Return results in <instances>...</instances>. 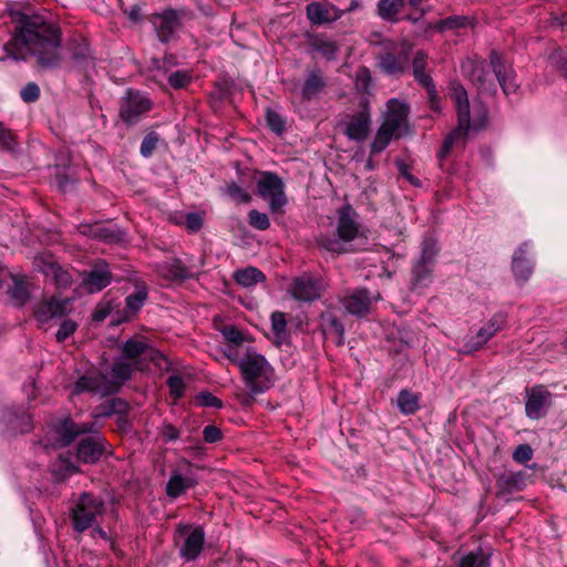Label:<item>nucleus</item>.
<instances>
[{"mask_svg": "<svg viewBox=\"0 0 567 567\" xmlns=\"http://www.w3.org/2000/svg\"><path fill=\"white\" fill-rule=\"evenodd\" d=\"M395 165H396V168H398L400 175L405 181H408L412 186H414V187L422 186V182L416 176H414L413 174L410 173V167L406 163H404L402 159H396Z\"/></svg>", "mask_w": 567, "mask_h": 567, "instance_id": "nucleus-63", "label": "nucleus"}, {"mask_svg": "<svg viewBox=\"0 0 567 567\" xmlns=\"http://www.w3.org/2000/svg\"><path fill=\"white\" fill-rule=\"evenodd\" d=\"M409 105L396 99L388 102V112L384 121L378 128L374 140L370 145L372 155L386 148L392 138H400L408 132Z\"/></svg>", "mask_w": 567, "mask_h": 567, "instance_id": "nucleus-2", "label": "nucleus"}, {"mask_svg": "<svg viewBox=\"0 0 567 567\" xmlns=\"http://www.w3.org/2000/svg\"><path fill=\"white\" fill-rule=\"evenodd\" d=\"M51 431L55 436V447L70 446L80 435L99 433L95 422L75 423L71 417H63L54 422Z\"/></svg>", "mask_w": 567, "mask_h": 567, "instance_id": "nucleus-9", "label": "nucleus"}, {"mask_svg": "<svg viewBox=\"0 0 567 567\" xmlns=\"http://www.w3.org/2000/svg\"><path fill=\"white\" fill-rule=\"evenodd\" d=\"M318 328L326 338L332 337L337 346L344 343V326L334 311L321 312Z\"/></svg>", "mask_w": 567, "mask_h": 567, "instance_id": "nucleus-28", "label": "nucleus"}, {"mask_svg": "<svg viewBox=\"0 0 567 567\" xmlns=\"http://www.w3.org/2000/svg\"><path fill=\"white\" fill-rule=\"evenodd\" d=\"M338 226L337 233L343 241L353 240L359 231V226L354 220L355 212L350 205L342 206L338 210Z\"/></svg>", "mask_w": 567, "mask_h": 567, "instance_id": "nucleus-30", "label": "nucleus"}, {"mask_svg": "<svg viewBox=\"0 0 567 567\" xmlns=\"http://www.w3.org/2000/svg\"><path fill=\"white\" fill-rule=\"evenodd\" d=\"M2 420L7 425V431L13 436L29 433L33 429L32 416L21 406L4 409Z\"/></svg>", "mask_w": 567, "mask_h": 567, "instance_id": "nucleus-22", "label": "nucleus"}, {"mask_svg": "<svg viewBox=\"0 0 567 567\" xmlns=\"http://www.w3.org/2000/svg\"><path fill=\"white\" fill-rule=\"evenodd\" d=\"M89 393L101 398L116 393V386L109 375L99 368L91 365L83 373H80L74 382L71 394L80 395Z\"/></svg>", "mask_w": 567, "mask_h": 567, "instance_id": "nucleus-5", "label": "nucleus"}, {"mask_svg": "<svg viewBox=\"0 0 567 567\" xmlns=\"http://www.w3.org/2000/svg\"><path fill=\"white\" fill-rule=\"evenodd\" d=\"M529 243H522L512 258V271L516 281L525 284L534 271V262L528 256Z\"/></svg>", "mask_w": 567, "mask_h": 567, "instance_id": "nucleus-27", "label": "nucleus"}, {"mask_svg": "<svg viewBox=\"0 0 567 567\" xmlns=\"http://www.w3.org/2000/svg\"><path fill=\"white\" fill-rule=\"evenodd\" d=\"M316 243L318 247L333 254L340 255L346 251L343 240L340 239L339 236L336 237L334 235L322 234L316 238Z\"/></svg>", "mask_w": 567, "mask_h": 567, "instance_id": "nucleus-49", "label": "nucleus"}, {"mask_svg": "<svg viewBox=\"0 0 567 567\" xmlns=\"http://www.w3.org/2000/svg\"><path fill=\"white\" fill-rule=\"evenodd\" d=\"M339 301L347 313L364 318L371 311L373 297L367 288H359L347 291Z\"/></svg>", "mask_w": 567, "mask_h": 567, "instance_id": "nucleus-14", "label": "nucleus"}, {"mask_svg": "<svg viewBox=\"0 0 567 567\" xmlns=\"http://www.w3.org/2000/svg\"><path fill=\"white\" fill-rule=\"evenodd\" d=\"M491 63L481 58H466L461 63V72L477 90L481 95L494 96L497 92V85L491 73Z\"/></svg>", "mask_w": 567, "mask_h": 567, "instance_id": "nucleus-6", "label": "nucleus"}, {"mask_svg": "<svg viewBox=\"0 0 567 567\" xmlns=\"http://www.w3.org/2000/svg\"><path fill=\"white\" fill-rule=\"evenodd\" d=\"M528 474L525 471H505L496 476V494L498 497H507L522 492L526 487Z\"/></svg>", "mask_w": 567, "mask_h": 567, "instance_id": "nucleus-25", "label": "nucleus"}, {"mask_svg": "<svg viewBox=\"0 0 567 567\" xmlns=\"http://www.w3.org/2000/svg\"><path fill=\"white\" fill-rule=\"evenodd\" d=\"M439 252L437 240L431 236L425 237L421 244V255L417 261L434 266Z\"/></svg>", "mask_w": 567, "mask_h": 567, "instance_id": "nucleus-46", "label": "nucleus"}, {"mask_svg": "<svg viewBox=\"0 0 567 567\" xmlns=\"http://www.w3.org/2000/svg\"><path fill=\"white\" fill-rule=\"evenodd\" d=\"M512 457L515 462L525 464L533 458V449L528 444H519Z\"/></svg>", "mask_w": 567, "mask_h": 567, "instance_id": "nucleus-64", "label": "nucleus"}, {"mask_svg": "<svg viewBox=\"0 0 567 567\" xmlns=\"http://www.w3.org/2000/svg\"><path fill=\"white\" fill-rule=\"evenodd\" d=\"M166 384L169 390V395L174 400H179L184 396L186 384L181 375H178V374L169 375L166 380Z\"/></svg>", "mask_w": 567, "mask_h": 567, "instance_id": "nucleus-54", "label": "nucleus"}, {"mask_svg": "<svg viewBox=\"0 0 567 567\" xmlns=\"http://www.w3.org/2000/svg\"><path fill=\"white\" fill-rule=\"evenodd\" d=\"M470 24V18L465 16H450L445 19L439 20L435 23H429L426 30L434 29L440 33L447 30H457L465 28Z\"/></svg>", "mask_w": 567, "mask_h": 567, "instance_id": "nucleus-44", "label": "nucleus"}, {"mask_svg": "<svg viewBox=\"0 0 567 567\" xmlns=\"http://www.w3.org/2000/svg\"><path fill=\"white\" fill-rule=\"evenodd\" d=\"M433 265L415 261L412 267V287L413 289L429 286L432 281Z\"/></svg>", "mask_w": 567, "mask_h": 567, "instance_id": "nucleus-43", "label": "nucleus"}, {"mask_svg": "<svg viewBox=\"0 0 567 567\" xmlns=\"http://www.w3.org/2000/svg\"><path fill=\"white\" fill-rule=\"evenodd\" d=\"M406 0H379L377 3V14L383 21L396 23L400 21L399 13L405 6Z\"/></svg>", "mask_w": 567, "mask_h": 567, "instance_id": "nucleus-37", "label": "nucleus"}, {"mask_svg": "<svg viewBox=\"0 0 567 567\" xmlns=\"http://www.w3.org/2000/svg\"><path fill=\"white\" fill-rule=\"evenodd\" d=\"M95 229L96 231L94 233V239H99L109 244L122 240L123 233L116 227H109L96 223Z\"/></svg>", "mask_w": 567, "mask_h": 567, "instance_id": "nucleus-50", "label": "nucleus"}, {"mask_svg": "<svg viewBox=\"0 0 567 567\" xmlns=\"http://www.w3.org/2000/svg\"><path fill=\"white\" fill-rule=\"evenodd\" d=\"M195 485L196 481L193 477H186L178 472H173L166 484V494L172 498H177Z\"/></svg>", "mask_w": 567, "mask_h": 567, "instance_id": "nucleus-40", "label": "nucleus"}, {"mask_svg": "<svg viewBox=\"0 0 567 567\" xmlns=\"http://www.w3.org/2000/svg\"><path fill=\"white\" fill-rule=\"evenodd\" d=\"M256 194L267 202L272 214L282 213L284 207L288 203L285 193V183L282 178L274 172H258L256 179Z\"/></svg>", "mask_w": 567, "mask_h": 567, "instance_id": "nucleus-4", "label": "nucleus"}, {"mask_svg": "<svg viewBox=\"0 0 567 567\" xmlns=\"http://www.w3.org/2000/svg\"><path fill=\"white\" fill-rule=\"evenodd\" d=\"M371 127V114L369 107V101L363 99L360 102V110L350 116L346 123L344 134L349 140L361 142L364 141Z\"/></svg>", "mask_w": 567, "mask_h": 567, "instance_id": "nucleus-16", "label": "nucleus"}, {"mask_svg": "<svg viewBox=\"0 0 567 567\" xmlns=\"http://www.w3.org/2000/svg\"><path fill=\"white\" fill-rule=\"evenodd\" d=\"M506 323V315L503 312L494 313L491 319L477 331L475 336L464 339L460 352L471 354L482 349Z\"/></svg>", "mask_w": 567, "mask_h": 567, "instance_id": "nucleus-10", "label": "nucleus"}, {"mask_svg": "<svg viewBox=\"0 0 567 567\" xmlns=\"http://www.w3.org/2000/svg\"><path fill=\"white\" fill-rule=\"evenodd\" d=\"M105 512L104 502L92 493H82L72 509V526L75 532L83 533L93 527L96 516Z\"/></svg>", "mask_w": 567, "mask_h": 567, "instance_id": "nucleus-7", "label": "nucleus"}, {"mask_svg": "<svg viewBox=\"0 0 567 567\" xmlns=\"http://www.w3.org/2000/svg\"><path fill=\"white\" fill-rule=\"evenodd\" d=\"M238 368L251 395L261 394L271 388L274 369L262 354L249 349L238 361Z\"/></svg>", "mask_w": 567, "mask_h": 567, "instance_id": "nucleus-3", "label": "nucleus"}, {"mask_svg": "<svg viewBox=\"0 0 567 567\" xmlns=\"http://www.w3.org/2000/svg\"><path fill=\"white\" fill-rule=\"evenodd\" d=\"M20 96L25 103H33L40 97V87L34 82L27 83L20 91Z\"/></svg>", "mask_w": 567, "mask_h": 567, "instance_id": "nucleus-62", "label": "nucleus"}, {"mask_svg": "<svg viewBox=\"0 0 567 567\" xmlns=\"http://www.w3.org/2000/svg\"><path fill=\"white\" fill-rule=\"evenodd\" d=\"M205 544V532L203 527H195L186 537L179 548V556L185 561H194L202 553Z\"/></svg>", "mask_w": 567, "mask_h": 567, "instance_id": "nucleus-31", "label": "nucleus"}, {"mask_svg": "<svg viewBox=\"0 0 567 567\" xmlns=\"http://www.w3.org/2000/svg\"><path fill=\"white\" fill-rule=\"evenodd\" d=\"M130 404L127 401L121 398H113L100 405H97L94 410L93 416L95 419L99 417H110L112 415H118L123 413H128Z\"/></svg>", "mask_w": 567, "mask_h": 567, "instance_id": "nucleus-38", "label": "nucleus"}, {"mask_svg": "<svg viewBox=\"0 0 567 567\" xmlns=\"http://www.w3.org/2000/svg\"><path fill=\"white\" fill-rule=\"evenodd\" d=\"M234 280L244 288H250L266 280L265 274L256 267L249 266L234 272Z\"/></svg>", "mask_w": 567, "mask_h": 567, "instance_id": "nucleus-42", "label": "nucleus"}, {"mask_svg": "<svg viewBox=\"0 0 567 567\" xmlns=\"http://www.w3.org/2000/svg\"><path fill=\"white\" fill-rule=\"evenodd\" d=\"M49 269L53 275L55 285L58 288L66 289L71 287L73 279L71 274L68 270H64L59 264L51 262L49 264Z\"/></svg>", "mask_w": 567, "mask_h": 567, "instance_id": "nucleus-53", "label": "nucleus"}, {"mask_svg": "<svg viewBox=\"0 0 567 567\" xmlns=\"http://www.w3.org/2000/svg\"><path fill=\"white\" fill-rule=\"evenodd\" d=\"M489 554L478 548L464 555L460 559L457 567H489Z\"/></svg>", "mask_w": 567, "mask_h": 567, "instance_id": "nucleus-45", "label": "nucleus"}, {"mask_svg": "<svg viewBox=\"0 0 567 567\" xmlns=\"http://www.w3.org/2000/svg\"><path fill=\"white\" fill-rule=\"evenodd\" d=\"M158 276L168 281H184L193 278L192 270L178 258H173L156 266Z\"/></svg>", "mask_w": 567, "mask_h": 567, "instance_id": "nucleus-29", "label": "nucleus"}, {"mask_svg": "<svg viewBox=\"0 0 567 567\" xmlns=\"http://www.w3.org/2000/svg\"><path fill=\"white\" fill-rule=\"evenodd\" d=\"M147 287L144 282L135 286V291L125 298V317H134L147 299Z\"/></svg>", "mask_w": 567, "mask_h": 567, "instance_id": "nucleus-39", "label": "nucleus"}, {"mask_svg": "<svg viewBox=\"0 0 567 567\" xmlns=\"http://www.w3.org/2000/svg\"><path fill=\"white\" fill-rule=\"evenodd\" d=\"M58 188L65 193L75 183V179L69 174L68 168L58 169L54 176Z\"/></svg>", "mask_w": 567, "mask_h": 567, "instance_id": "nucleus-60", "label": "nucleus"}, {"mask_svg": "<svg viewBox=\"0 0 567 567\" xmlns=\"http://www.w3.org/2000/svg\"><path fill=\"white\" fill-rule=\"evenodd\" d=\"M76 329L78 323L74 320H63L55 333L56 341L64 342L69 337H71L76 331Z\"/></svg>", "mask_w": 567, "mask_h": 567, "instance_id": "nucleus-59", "label": "nucleus"}, {"mask_svg": "<svg viewBox=\"0 0 567 567\" xmlns=\"http://www.w3.org/2000/svg\"><path fill=\"white\" fill-rule=\"evenodd\" d=\"M266 123L271 132L280 136L286 131V120L277 111L272 109L266 110Z\"/></svg>", "mask_w": 567, "mask_h": 567, "instance_id": "nucleus-52", "label": "nucleus"}, {"mask_svg": "<svg viewBox=\"0 0 567 567\" xmlns=\"http://www.w3.org/2000/svg\"><path fill=\"white\" fill-rule=\"evenodd\" d=\"M158 141L159 137L156 132H150L148 134H146L141 144V155L145 158L151 157L158 144Z\"/></svg>", "mask_w": 567, "mask_h": 567, "instance_id": "nucleus-56", "label": "nucleus"}, {"mask_svg": "<svg viewBox=\"0 0 567 567\" xmlns=\"http://www.w3.org/2000/svg\"><path fill=\"white\" fill-rule=\"evenodd\" d=\"M152 22L158 40L167 43L174 38L175 32L181 27V14L173 9L165 10L163 13L154 14Z\"/></svg>", "mask_w": 567, "mask_h": 567, "instance_id": "nucleus-21", "label": "nucleus"}, {"mask_svg": "<svg viewBox=\"0 0 567 567\" xmlns=\"http://www.w3.org/2000/svg\"><path fill=\"white\" fill-rule=\"evenodd\" d=\"M192 81V76L187 71H175L168 76V83L174 89H184Z\"/></svg>", "mask_w": 567, "mask_h": 567, "instance_id": "nucleus-61", "label": "nucleus"}, {"mask_svg": "<svg viewBox=\"0 0 567 567\" xmlns=\"http://www.w3.org/2000/svg\"><path fill=\"white\" fill-rule=\"evenodd\" d=\"M307 43L310 51L320 53L327 61L337 59L339 47L336 41L329 39L326 34H308Z\"/></svg>", "mask_w": 567, "mask_h": 567, "instance_id": "nucleus-32", "label": "nucleus"}, {"mask_svg": "<svg viewBox=\"0 0 567 567\" xmlns=\"http://www.w3.org/2000/svg\"><path fill=\"white\" fill-rule=\"evenodd\" d=\"M152 101L142 93L127 90L120 106V117L127 125L137 124L151 111Z\"/></svg>", "mask_w": 567, "mask_h": 567, "instance_id": "nucleus-11", "label": "nucleus"}, {"mask_svg": "<svg viewBox=\"0 0 567 567\" xmlns=\"http://www.w3.org/2000/svg\"><path fill=\"white\" fill-rule=\"evenodd\" d=\"M112 278L107 262L100 260L83 274L82 286L90 293L99 292L111 284Z\"/></svg>", "mask_w": 567, "mask_h": 567, "instance_id": "nucleus-20", "label": "nucleus"}, {"mask_svg": "<svg viewBox=\"0 0 567 567\" xmlns=\"http://www.w3.org/2000/svg\"><path fill=\"white\" fill-rule=\"evenodd\" d=\"M346 11L331 2L312 1L306 6V16L312 25H323L336 22Z\"/></svg>", "mask_w": 567, "mask_h": 567, "instance_id": "nucleus-17", "label": "nucleus"}, {"mask_svg": "<svg viewBox=\"0 0 567 567\" xmlns=\"http://www.w3.org/2000/svg\"><path fill=\"white\" fill-rule=\"evenodd\" d=\"M121 357L133 362L137 371L147 369L150 362L159 364L162 352L142 338H130L121 346Z\"/></svg>", "mask_w": 567, "mask_h": 567, "instance_id": "nucleus-8", "label": "nucleus"}, {"mask_svg": "<svg viewBox=\"0 0 567 567\" xmlns=\"http://www.w3.org/2000/svg\"><path fill=\"white\" fill-rule=\"evenodd\" d=\"M12 285L8 288V296L11 303L17 307H23L30 300V291L28 287V277L24 275H11Z\"/></svg>", "mask_w": 567, "mask_h": 567, "instance_id": "nucleus-33", "label": "nucleus"}, {"mask_svg": "<svg viewBox=\"0 0 567 567\" xmlns=\"http://www.w3.org/2000/svg\"><path fill=\"white\" fill-rule=\"evenodd\" d=\"M66 49L72 61L81 69L93 68L95 58L85 37L74 33L66 42Z\"/></svg>", "mask_w": 567, "mask_h": 567, "instance_id": "nucleus-19", "label": "nucleus"}, {"mask_svg": "<svg viewBox=\"0 0 567 567\" xmlns=\"http://www.w3.org/2000/svg\"><path fill=\"white\" fill-rule=\"evenodd\" d=\"M491 66L503 93L506 96L517 93L519 85L516 82L514 70L506 64L501 53L492 50L489 53Z\"/></svg>", "mask_w": 567, "mask_h": 567, "instance_id": "nucleus-15", "label": "nucleus"}, {"mask_svg": "<svg viewBox=\"0 0 567 567\" xmlns=\"http://www.w3.org/2000/svg\"><path fill=\"white\" fill-rule=\"evenodd\" d=\"M220 332L226 341L235 346H240L245 341L243 332L234 324L225 326Z\"/></svg>", "mask_w": 567, "mask_h": 567, "instance_id": "nucleus-58", "label": "nucleus"}, {"mask_svg": "<svg viewBox=\"0 0 567 567\" xmlns=\"http://www.w3.org/2000/svg\"><path fill=\"white\" fill-rule=\"evenodd\" d=\"M106 446L107 442L100 435L85 437L78 444L76 457L82 463L94 464L105 453Z\"/></svg>", "mask_w": 567, "mask_h": 567, "instance_id": "nucleus-26", "label": "nucleus"}, {"mask_svg": "<svg viewBox=\"0 0 567 567\" xmlns=\"http://www.w3.org/2000/svg\"><path fill=\"white\" fill-rule=\"evenodd\" d=\"M426 66L427 54L422 50L416 51L412 60V74L414 81L420 86L425 89L430 102L434 104L439 102V93L436 91V86L434 84L432 76L429 73H426Z\"/></svg>", "mask_w": 567, "mask_h": 567, "instance_id": "nucleus-18", "label": "nucleus"}, {"mask_svg": "<svg viewBox=\"0 0 567 567\" xmlns=\"http://www.w3.org/2000/svg\"><path fill=\"white\" fill-rule=\"evenodd\" d=\"M248 224L258 230H266L270 227V219L266 213L251 209L248 213Z\"/></svg>", "mask_w": 567, "mask_h": 567, "instance_id": "nucleus-55", "label": "nucleus"}, {"mask_svg": "<svg viewBox=\"0 0 567 567\" xmlns=\"http://www.w3.org/2000/svg\"><path fill=\"white\" fill-rule=\"evenodd\" d=\"M223 193L236 204H248L251 200V196L248 194V192L239 186L236 182L226 184V186L223 188Z\"/></svg>", "mask_w": 567, "mask_h": 567, "instance_id": "nucleus-51", "label": "nucleus"}, {"mask_svg": "<svg viewBox=\"0 0 567 567\" xmlns=\"http://www.w3.org/2000/svg\"><path fill=\"white\" fill-rule=\"evenodd\" d=\"M289 292L295 300L312 302L321 296V284L316 278L302 276L293 279Z\"/></svg>", "mask_w": 567, "mask_h": 567, "instance_id": "nucleus-23", "label": "nucleus"}, {"mask_svg": "<svg viewBox=\"0 0 567 567\" xmlns=\"http://www.w3.org/2000/svg\"><path fill=\"white\" fill-rule=\"evenodd\" d=\"M135 369V364L125 358L118 355L114 359L112 368H111V381L115 383L116 392L120 388L132 379L133 371Z\"/></svg>", "mask_w": 567, "mask_h": 567, "instance_id": "nucleus-35", "label": "nucleus"}, {"mask_svg": "<svg viewBox=\"0 0 567 567\" xmlns=\"http://www.w3.org/2000/svg\"><path fill=\"white\" fill-rule=\"evenodd\" d=\"M420 401V393L402 389L396 396L395 403L403 415H413L421 409Z\"/></svg>", "mask_w": 567, "mask_h": 567, "instance_id": "nucleus-36", "label": "nucleus"}, {"mask_svg": "<svg viewBox=\"0 0 567 567\" xmlns=\"http://www.w3.org/2000/svg\"><path fill=\"white\" fill-rule=\"evenodd\" d=\"M379 66L386 75H400L405 71V60L396 56L391 52L382 53L379 55Z\"/></svg>", "mask_w": 567, "mask_h": 567, "instance_id": "nucleus-41", "label": "nucleus"}, {"mask_svg": "<svg viewBox=\"0 0 567 567\" xmlns=\"http://www.w3.org/2000/svg\"><path fill=\"white\" fill-rule=\"evenodd\" d=\"M72 310L70 298H58L55 296L43 299L33 308V317L39 324H47L52 319H61Z\"/></svg>", "mask_w": 567, "mask_h": 567, "instance_id": "nucleus-12", "label": "nucleus"}, {"mask_svg": "<svg viewBox=\"0 0 567 567\" xmlns=\"http://www.w3.org/2000/svg\"><path fill=\"white\" fill-rule=\"evenodd\" d=\"M62 32L60 25L43 16L22 14L13 37L4 44L8 58L25 60L27 53L35 56L37 65L42 70L60 69Z\"/></svg>", "mask_w": 567, "mask_h": 567, "instance_id": "nucleus-1", "label": "nucleus"}, {"mask_svg": "<svg viewBox=\"0 0 567 567\" xmlns=\"http://www.w3.org/2000/svg\"><path fill=\"white\" fill-rule=\"evenodd\" d=\"M195 403L199 406H207V408H215V409L223 408L221 400L208 391L199 392L195 398Z\"/></svg>", "mask_w": 567, "mask_h": 567, "instance_id": "nucleus-57", "label": "nucleus"}, {"mask_svg": "<svg viewBox=\"0 0 567 567\" xmlns=\"http://www.w3.org/2000/svg\"><path fill=\"white\" fill-rule=\"evenodd\" d=\"M470 128L462 130L457 124V127L453 130L443 141L441 148L437 152V158L442 162L451 152L456 140L463 138L467 135Z\"/></svg>", "mask_w": 567, "mask_h": 567, "instance_id": "nucleus-48", "label": "nucleus"}, {"mask_svg": "<svg viewBox=\"0 0 567 567\" xmlns=\"http://www.w3.org/2000/svg\"><path fill=\"white\" fill-rule=\"evenodd\" d=\"M271 329L276 337L275 344L280 346L288 339L287 320L284 312L275 311L271 315Z\"/></svg>", "mask_w": 567, "mask_h": 567, "instance_id": "nucleus-47", "label": "nucleus"}, {"mask_svg": "<svg viewBox=\"0 0 567 567\" xmlns=\"http://www.w3.org/2000/svg\"><path fill=\"white\" fill-rule=\"evenodd\" d=\"M327 86V80L320 69L310 71L301 89L302 99L311 101L318 96Z\"/></svg>", "mask_w": 567, "mask_h": 567, "instance_id": "nucleus-34", "label": "nucleus"}, {"mask_svg": "<svg viewBox=\"0 0 567 567\" xmlns=\"http://www.w3.org/2000/svg\"><path fill=\"white\" fill-rule=\"evenodd\" d=\"M525 412L527 417L538 420L543 417L551 405V393L543 385L526 388Z\"/></svg>", "mask_w": 567, "mask_h": 567, "instance_id": "nucleus-13", "label": "nucleus"}, {"mask_svg": "<svg viewBox=\"0 0 567 567\" xmlns=\"http://www.w3.org/2000/svg\"><path fill=\"white\" fill-rule=\"evenodd\" d=\"M450 96L455 103L457 112V124L462 130L471 128V112L468 95L461 82L453 80L449 84Z\"/></svg>", "mask_w": 567, "mask_h": 567, "instance_id": "nucleus-24", "label": "nucleus"}]
</instances>
